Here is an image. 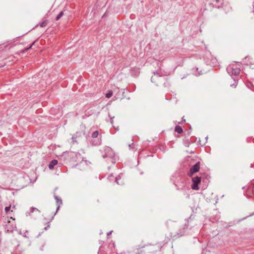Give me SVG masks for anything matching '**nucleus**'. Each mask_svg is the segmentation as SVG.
I'll return each instance as SVG.
<instances>
[{"label":"nucleus","mask_w":254,"mask_h":254,"mask_svg":"<svg viewBox=\"0 0 254 254\" xmlns=\"http://www.w3.org/2000/svg\"><path fill=\"white\" fill-rule=\"evenodd\" d=\"M200 169V162H198L194 165H193L190 169L188 175L189 176H192V175L199 171Z\"/></svg>","instance_id":"1"},{"label":"nucleus","mask_w":254,"mask_h":254,"mask_svg":"<svg viewBox=\"0 0 254 254\" xmlns=\"http://www.w3.org/2000/svg\"><path fill=\"white\" fill-rule=\"evenodd\" d=\"M201 178L198 177H196L192 178V182L193 185H192V189L197 190H198V184L200 183Z\"/></svg>","instance_id":"2"},{"label":"nucleus","mask_w":254,"mask_h":254,"mask_svg":"<svg viewBox=\"0 0 254 254\" xmlns=\"http://www.w3.org/2000/svg\"><path fill=\"white\" fill-rule=\"evenodd\" d=\"M58 164V161L56 160H53L49 165V168L52 169L54 167Z\"/></svg>","instance_id":"3"},{"label":"nucleus","mask_w":254,"mask_h":254,"mask_svg":"<svg viewBox=\"0 0 254 254\" xmlns=\"http://www.w3.org/2000/svg\"><path fill=\"white\" fill-rule=\"evenodd\" d=\"M175 130L176 132H177L179 133H181L183 132L182 128L181 127H180L179 126H176Z\"/></svg>","instance_id":"4"},{"label":"nucleus","mask_w":254,"mask_h":254,"mask_svg":"<svg viewBox=\"0 0 254 254\" xmlns=\"http://www.w3.org/2000/svg\"><path fill=\"white\" fill-rule=\"evenodd\" d=\"M48 23V20H45L43 21L42 23H41L40 26L41 27H45L47 25Z\"/></svg>","instance_id":"5"},{"label":"nucleus","mask_w":254,"mask_h":254,"mask_svg":"<svg viewBox=\"0 0 254 254\" xmlns=\"http://www.w3.org/2000/svg\"><path fill=\"white\" fill-rule=\"evenodd\" d=\"M64 15V12L63 11H61L60 12V13L57 16L56 18V20H58L59 19H60V18L63 16Z\"/></svg>","instance_id":"6"},{"label":"nucleus","mask_w":254,"mask_h":254,"mask_svg":"<svg viewBox=\"0 0 254 254\" xmlns=\"http://www.w3.org/2000/svg\"><path fill=\"white\" fill-rule=\"evenodd\" d=\"M99 134V132L98 131H94L92 134V137L93 138H96L98 136Z\"/></svg>","instance_id":"7"},{"label":"nucleus","mask_w":254,"mask_h":254,"mask_svg":"<svg viewBox=\"0 0 254 254\" xmlns=\"http://www.w3.org/2000/svg\"><path fill=\"white\" fill-rule=\"evenodd\" d=\"M113 95V92L112 91H109L108 93L106 94V97L109 98Z\"/></svg>","instance_id":"8"},{"label":"nucleus","mask_w":254,"mask_h":254,"mask_svg":"<svg viewBox=\"0 0 254 254\" xmlns=\"http://www.w3.org/2000/svg\"><path fill=\"white\" fill-rule=\"evenodd\" d=\"M240 72V69H235L234 72H233V73H234L235 74L237 75V74H238Z\"/></svg>","instance_id":"9"},{"label":"nucleus","mask_w":254,"mask_h":254,"mask_svg":"<svg viewBox=\"0 0 254 254\" xmlns=\"http://www.w3.org/2000/svg\"><path fill=\"white\" fill-rule=\"evenodd\" d=\"M31 211L32 212H35V211L40 212V211L37 208H31Z\"/></svg>","instance_id":"10"},{"label":"nucleus","mask_w":254,"mask_h":254,"mask_svg":"<svg viewBox=\"0 0 254 254\" xmlns=\"http://www.w3.org/2000/svg\"><path fill=\"white\" fill-rule=\"evenodd\" d=\"M10 209V206H7L5 208V211L6 213H7Z\"/></svg>","instance_id":"11"},{"label":"nucleus","mask_w":254,"mask_h":254,"mask_svg":"<svg viewBox=\"0 0 254 254\" xmlns=\"http://www.w3.org/2000/svg\"><path fill=\"white\" fill-rule=\"evenodd\" d=\"M50 227V225L49 224H48V225L47 227H45V229L46 230L47 228H49Z\"/></svg>","instance_id":"12"},{"label":"nucleus","mask_w":254,"mask_h":254,"mask_svg":"<svg viewBox=\"0 0 254 254\" xmlns=\"http://www.w3.org/2000/svg\"><path fill=\"white\" fill-rule=\"evenodd\" d=\"M12 209H16L15 206H13L12 207Z\"/></svg>","instance_id":"13"}]
</instances>
